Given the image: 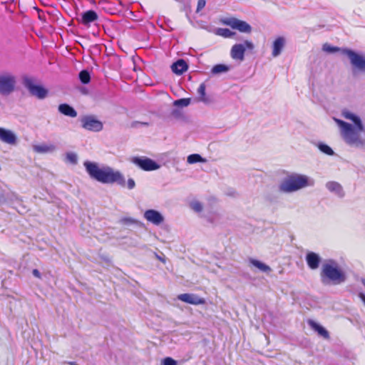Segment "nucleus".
Returning a JSON list of instances; mask_svg holds the SVG:
<instances>
[{"label":"nucleus","instance_id":"1","mask_svg":"<svg viewBox=\"0 0 365 365\" xmlns=\"http://www.w3.org/2000/svg\"><path fill=\"white\" fill-rule=\"evenodd\" d=\"M341 115L350 121L334 118L343 140L350 146L364 148L365 147V124L361 118L349 109H343Z\"/></svg>","mask_w":365,"mask_h":365},{"label":"nucleus","instance_id":"2","mask_svg":"<svg viewBox=\"0 0 365 365\" xmlns=\"http://www.w3.org/2000/svg\"><path fill=\"white\" fill-rule=\"evenodd\" d=\"M85 169L91 178L103 184L116 183L121 187L125 186V180L123 175L110 166L100 167L97 163L85 161Z\"/></svg>","mask_w":365,"mask_h":365},{"label":"nucleus","instance_id":"3","mask_svg":"<svg viewBox=\"0 0 365 365\" xmlns=\"http://www.w3.org/2000/svg\"><path fill=\"white\" fill-rule=\"evenodd\" d=\"M319 275L321 282L325 286L341 284L346 279V273L334 259L324 261Z\"/></svg>","mask_w":365,"mask_h":365},{"label":"nucleus","instance_id":"4","mask_svg":"<svg viewBox=\"0 0 365 365\" xmlns=\"http://www.w3.org/2000/svg\"><path fill=\"white\" fill-rule=\"evenodd\" d=\"M314 185V180L307 175L292 173L285 178L279 185V190L284 193H292Z\"/></svg>","mask_w":365,"mask_h":365},{"label":"nucleus","instance_id":"5","mask_svg":"<svg viewBox=\"0 0 365 365\" xmlns=\"http://www.w3.org/2000/svg\"><path fill=\"white\" fill-rule=\"evenodd\" d=\"M322 50L327 53H334L341 51V53L346 55L351 63V65L361 71H365V58L356 53L355 51L349 48H340L337 46H333L329 43H324L322 46Z\"/></svg>","mask_w":365,"mask_h":365},{"label":"nucleus","instance_id":"6","mask_svg":"<svg viewBox=\"0 0 365 365\" xmlns=\"http://www.w3.org/2000/svg\"><path fill=\"white\" fill-rule=\"evenodd\" d=\"M16 77L11 72L0 73V95L9 96L15 90Z\"/></svg>","mask_w":365,"mask_h":365},{"label":"nucleus","instance_id":"7","mask_svg":"<svg viewBox=\"0 0 365 365\" xmlns=\"http://www.w3.org/2000/svg\"><path fill=\"white\" fill-rule=\"evenodd\" d=\"M254 48V43L251 41L245 40L243 43H235L232 46L230 56L234 60L242 61L245 59L246 49L252 51Z\"/></svg>","mask_w":365,"mask_h":365},{"label":"nucleus","instance_id":"8","mask_svg":"<svg viewBox=\"0 0 365 365\" xmlns=\"http://www.w3.org/2000/svg\"><path fill=\"white\" fill-rule=\"evenodd\" d=\"M23 84L29 90L30 93L39 99L44 98L47 95V91L41 86L34 84V79L29 76L23 77Z\"/></svg>","mask_w":365,"mask_h":365},{"label":"nucleus","instance_id":"9","mask_svg":"<svg viewBox=\"0 0 365 365\" xmlns=\"http://www.w3.org/2000/svg\"><path fill=\"white\" fill-rule=\"evenodd\" d=\"M223 24L230 26L232 29L239 31L244 34H250L252 32V26L245 21L237 18L230 17L223 20Z\"/></svg>","mask_w":365,"mask_h":365},{"label":"nucleus","instance_id":"10","mask_svg":"<svg viewBox=\"0 0 365 365\" xmlns=\"http://www.w3.org/2000/svg\"><path fill=\"white\" fill-rule=\"evenodd\" d=\"M131 162L145 171H152L160 168V165L155 161L147 157H133Z\"/></svg>","mask_w":365,"mask_h":365},{"label":"nucleus","instance_id":"11","mask_svg":"<svg viewBox=\"0 0 365 365\" xmlns=\"http://www.w3.org/2000/svg\"><path fill=\"white\" fill-rule=\"evenodd\" d=\"M82 127L86 130L98 132L103 129V123L92 115H86L81 118Z\"/></svg>","mask_w":365,"mask_h":365},{"label":"nucleus","instance_id":"12","mask_svg":"<svg viewBox=\"0 0 365 365\" xmlns=\"http://www.w3.org/2000/svg\"><path fill=\"white\" fill-rule=\"evenodd\" d=\"M144 218L155 225H159L164 221V217L158 210H147L144 212Z\"/></svg>","mask_w":365,"mask_h":365},{"label":"nucleus","instance_id":"13","mask_svg":"<svg viewBox=\"0 0 365 365\" xmlns=\"http://www.w3.org/2000/svg\"><path fill=\"white\" fill-rule=\"evenodd\" d=\"M326 188L339 198H343L345 192L340 183L336 181H329L325 185Z\"/></svg>","mask_w":365,"mask_h":365},{"label":"nucleus","instance_id":"14","mask_svg":"<svg viewBox=\"0 0 365 365\" xmlns=\"http://www.w3.org/2000/svg\"><path fill=\"white\" fill-rule=\"evenodd\" d=\"M178 299L182 302L194 305L203 304L205 303L204 299L199 297L195 294H181L178 296Z\"/></svg>","mask_w":365,"mask_h":365},{"label":"nucleus","instance_id":"15","mask_svg":"<svg viewBox=\"0 0 365 365\" xmlns=\"http://www.w3.org/2000/svg\"><path fill=\"white\" fill-rule=\"evenodd\" d=\"M305 259L308 267L311 269L314 270L319 267L321 257L318 254L314 252H308L306 255Z\"/></svg>","mask_w":365,"mask_h":365},{"label":"nucleus","instance_id":"16","mask_svg":"<svg viewBox=\"0 0 365 365\" xmlns=\"http://www.w3.org/2000/svg\"><path fill=\"white\" fill-rule=\"evenodd\" d=\"M0 140L14 145L16 142V136L11 130L0 128Z\"/></svg>","mask_w":365,"mask_h":365},{"label":"nucleus","instance_id":"17","mask_svg":"<svg viewBox=\"0 0 365 365\" xmlns=\"http://www.w3.org/2000/svg\"><path fill=\"white\" fill-rule=\"evenodd\" d=\"M286 40L283 36L277 37L273 42L272 44V55L273 57H277L279 56L285 46Z\"/></svg>","mask_w":365,"mask_h":365},{"label":"nucleus","instance_id":"18","mask_svg":"<svg viewBox=\"0 0 365 365\" xmlns=\"http://www.w3.org/2000/svg\"><path fill=\"white\" fill-rule=\"evenodd\" d=\"M56 149L57 147L53 143H42L33 146L34 151L38 153H51Z\"/></svg>","mask_w":365,"mask_h":365},{"label":"nucleus","instance_id":"19","mask_svg":"<svg viewBox=\"0 0 365 365\" xmlns=\"http://www.w3.org/2000/svg\"><path fill=\"white\" fill-rule=\"evenodd\" d=\"M187 64L183 59H179L171 66L172 71L178 75L182 74L187 70Z\"/></svg>","mask_w":365,"mask_h":365},{"label":"nucleus","instance_id":"20","mask_svg":"<svg viewBox=\"0 0 365 365\" xmlns=\"http://www.w3.org/2000/svg\"><path fill=\"white\" fill-rule=\"evenodd\" d=\"M97 19L98 14L93 10H88L82 14L81 22L85 25H88Z\"/></svg>","mask_w":365,"mask_h":365},{"label":"nucleus","instance_id":"21","mask_svg":"<svg viewBox=\"0 0 365 365\" xmlns=\"http://www.w3.org/2000/svg\"><path fill=\"white\" fill-rule=\"evenodd\" d=\"M58 111L62 114L71 118H75L77 116V112L75 110V109L67 103L59 105Z\"/></svg>","mask_w":365,"mask_h":365},{"label":"nucleus","instance_id":"22","mask_svg":"<svg viewBox=\"0 0 365 365\" xmlns=\"http://www.w3.org/2000/svg\"><path fill=\"white\" fill-rule=\"evenodd\" d=\"M309 324L314 331H316L318 333L319 335L322 336L324 339H329V332L322 326H321L320 324H317V322H315L312 320H309Z\"/></svg>","mask_w":365,"mask_h":365},{"label":"nucleus","instance_id":"23","mask_svg":"<svg viewBox=\"0 0 365 365\" xmlns=\"http://www.w3.org/2000/svg\"><path fill=\"white\" fill-rule=\"evenodd\" d=\"M206 86L205 83H202L197 88V93L199 95L198 101L202 102L205 104H210L212 101L206 96L205 93Z\"/></svg>","mask_w":365,"mask_h":365},{"label":"nucleus","instance_id":"24","mask_svg":"<svg viewBox=\"0 0 365 365\" xmlns=\"http://www.w3.org/2000/svg\"><path fill=\"white\" fill-rule=\"evenodd\" d=\"M250 262L257 268H258L260 271L268 273L271 272V268L269 266L265 264L264 263H262V262L255 259H250Z\"/></svg>","mask_w":365,"mask_h":365},{"label":"nucleus","instance_id":"25","mask_svg":"<svg viewBox=\"0 0 365 365\" xmlns=\"http://www.w3.org/2000/svg\"><path fill=\"white\" fill-rule=\"evenodd\" d=\"M230 71V67L225 64H217L214 66L211 70V72L214 75L220 74L222 73H226Z\"/></svg>","mask_w":365,"mask_h":365},{"label":"nucleus","instance_id":"26","mask_svg":"<svg viewBox=\"0 0 365 365\" xmlns=\"http://www.w3.org/2000/svg\"><path fill=\"white\" fill-rule=\"evenodd\" d=\"M187 161L189 164H194L196 163H205L206 160L199 154H191L187 157Z\"/></svg>","mask_w":365,"mask_h":365},{"label":"nucleus","instance_id":"27","mask_svg":"<svg viewBox=\"0 0 365 365\" xmlns=\"http://www.w3.org/2000/svg\"><path fill=\"white\" fill-rule=\"evenodd\" d=\"M81 82L83 84H87L91 81L90 73L87 70H82L78 74Z\"/></svg>","mask_w":365,"mask_h":365},{"label":"nucleus","instance_id":"28","mask_svg":"<svg viewBox=\"0 0 365 365\" xmlns=\"http://www.w3.org/2000/svg\"><path fill=\"white\" fill-rule=\"evenodd\" d=\"M317 146L321 152L328 155H333L334 154L333 150L327 144L320 143Z\"/></svg>","mask_w":365,"mask_h":365},{"label":"nucleus","instance_id":"29","mask_svg":"<svg viewBox=\"0 0 365 365\" xmlns=\"http://www.w3.org/2000/svg\"><path fill=\"white\" fill-rule=\"evenodd\" d=\"M217 34L225 38H231L235 34V33L229 29H219L217 31Z\"/></svg>","mask_w":365,"mask_h":365},{"label":"nucleus","instance_id":"30","mask_svg":"<svg viewBox=\"0 0 365 365\" xmlns=\"http://www.w3.org/2000/svg\"><path fill=\"white\" fill-rule=\"evenodd\" d=\"M190 103V98H180L174 101L173 104L178 107H186Z\"/></svg>","mask_w":365,"mask_h":365},{"label":"nucleus","instance_id":"31","mask_svg":"<svg viewBox=\"0 0 365 365\" xmlns=\"http://www.w3.org/2000/svg\"><path fill=\"white\" fill-rule=\"evenodd\" d=\"M5 198L6 203H11L19 200V197L17 196V195L12 192H6Z\"/></svg>","mask_w":365,"mask_h":365},{"label":"nucleus","instance_id":"32","mask_svg":"<svg viewBox=\"0 0 365 365\" xmlns=\"http://www.w3.org/2000/svg\"><path fill=\"white\" fill-rule=\"evenodd\" d=\"M66 160L71 164L76 165L78 162V156L75 153L68 152L66 155Z\"/></svg>","mask_w":365,"mask_h":365},{"label":"nucleus","instance_id":"33","mask_svg":"<svg viewBox=\"0 0 365 365\" xmlns=\"http://www.w3.org/2000/svg\"><path fill=\"white\" fill-rule=\"evenodd\" d=\"M191 208L196 212H200L202 210V205L199 201H193L190 204Z\"/></svg>","mask_w":365,"mask_h":365},{"label":"nucleus","instance_id":"34","mask_svg":"<svg viewBox=\"0 0 365 365\" xmlns=\"http://www.w3.org/2000/svg\"><path fill=\"white\" fill-rule=\"evenodd\" d=\"M163 365H177V361L170 357H166L163 361Z\"/></svg>","mask_w":365,"mask_h":365},{"label":"nucleus","instance_id":"35","mask_svg":"<svg viewBox=\"0 0 365 365\" xmlns=\"http://www.w3.org/2000/svg\"><path fill=\"white\" fill-rule=\"evenodd\" d=\"M6 194V192L3 190L0 187V205L6 204V198H5Z\"/></svg>","mask_w":365,"mask_h":365},{"label":"nucleus","instance_id":"36","mask_svg":"<svg viewBox=\"0 0 365 365\" xmlns=\"http://www.w3.org/2000/svg\"><path fill=\"white\" fill-rule=\"evenodd\" d=\"M205 0H198L196 11L199 12L201 11L205 6Z\"/></svg>","mask_w":365,"mask_h":365},{"label":"nucleus","instance_id":"37","mask_svg":"<svg viewBox=\"0 0 365 365\" xmlns=\"http://www.w3.org/2000/svg\"><path fill=\"white\" fill-rule=\"evenodd\" d=\"M135 187V182L133 178H129L127 182V187L132 190Z\"/></svg>","mask_w":365,"mask_h":365},{"label":"nucleus","instance_id":"38","mask_svg":"<svg viewBox=\"0 0 365 365\" xmlns=\"http://www.w3.org/2000/svg\"><path fill=\"white\" fill-rule=\"evenodd\" d=\"M121 222L123 224H134V223H135L136 221L134 219L130 218V217H125L121 220Z\"/></svg>","mask_w":365,"mask_h":365},{"label":"nucleus","instance_id":"39","mask_svg":"<svg viewBox=\"0 0 365 365\" xmlns=\"http://www.w3.org/2000/svg\"><path fill=\"white\" fill-rule=\"evenodd\" d=\"M32 274L34 277H36L37 278H41V273L38 269H33Z\"/></svg>","mask_w":365,"mask_h":365},{"label":"nucleus","instance_id":"40","mask_svg":"<svg viewBox=\"0 0 365 365\" xmlns=\"http://www.w3.org/2000/svg\"><path fill=\"white\" fill-rule=\"evenodd\" d=\"M137 124H141V125H148V123L135 122V123H133V126L135 127Z\"/></svg>","mask_w":365,"mask_h":365},{"label":"nucleus","instance_id":"41","mask_svg":"<svg viewBox=\"0 0 365 365\" xmlns=\"http://www.w3.org/2000/svg\"><path fill=\"white\" fill-rule=\"evenodd\" d=\"M68 364H69V365H78L75 361H68Z\"/></svg>","mask_w":365,"mask_h":365},{"label":"nucleus","instance_id":"42","mask_svg":"<svg viewBox=\"0 0 365 365\" xmlns=\"http://www.w3.org/2000/svg\"><path fill=\"white\" fill-rule=\"evenodd\" d=\"M361 283H362V284H363V285L365 287V279H363L361 280Z\"/></svg>","mask_w":365,"mask_h":365}]
</instances>
